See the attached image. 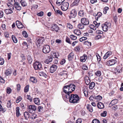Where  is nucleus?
Masks as SVG:
<instances>
[{
  "mask_svg": "<svg viewBox=\"0 0 123 123\" xmlns=\"http://www.w3.org/2000/svg\"><path fill=\"white\" fill-rule=\"evenodd\" d=\"M68 87H69L68 85L64 86L63 88V92H62V97H65L67 99L69 98L70 94L71 93L70 91L69 90Z\"/></svg>",
  "mask_w": 123,
  "mask_h": 123,
  "instance_id": "nucleus-1",
  "label": "nucleus"
},
{
  "mask_svg": "<svg viewBox=\"0 0 123 123\" xmlns=\"http://www.w3.org/2000/svg\"><path fill=\"white\" fill-rule=\"evenodd\" d=\"M69 99L70 103H75L78 102L79 99V97L77 94H71L70 95H69Z\"/></svg>",
  "mask_w": 123,
  "mask_h": 123,
  "instance_id": "nucleus-2",
  "label": "nucleus"
},
{
  "mask_svg": "<svg viewBox=\"0 0 123 123\" xmlns=\"http://www.w3.org/2000/svg\"><path fill=\"white\" fill-rule=\"evenodd\" d=\"M33 67L35 70H41L42 69V64L38 62H36L34 63Z\"/></svg>",
  "mask_w": 123,
  "mask_h": 123,
  "instance_id": "nucleus-3",
  "label": "nucleus"
},
{
  "mask_svg": "<svg viewBox=\"0 0 123 123\" xmlns=\"http://www.w3.org/2000/svg\"><path fill=\"white\" fill-rule=\"evenodd\" d=\"M36 109V107L34 105H30L27 107V111L31 113H32L33 111H35Z\"/></svg>",
  "mask_w": 123,
  "mask_h": 123,
  "instance_id": "nucleus-4",
  "label": "nucleus"
},
{
  "mask_svg": "<svg viewBox=\"0 0 123 123\" xmlns=\"http://www.w3.org/2000/svg\"><path fill=\"white\" fill-rule=\"evenodd\" d=\"M111 24L109 23H105L104 24L102 25V28L103 30L104 31H107L108 30V28L109 26H110Z\"/></svg>",
  "mask_w": 123,
  "mask_h": 123,
  "instance_id": "nucleus-5",
  "label": "nucleus"
},
{
  "mask_svg": "<svg viewBox=\"0 0 123 123\" xmlns=\"http://www.w3.org/2000/svg\"><path fill=\"white\" fill-rule=\"evenodd\" d=\"M50 51V49L49 45H46L43 46V51L45 53H48Z\"/></svg>",
  "mask_w": 123,
  "mask_h": 123,
  "instance_id": "nucleus-6",
  "label": "nucleus"
},
{
  "mask_svg": "<svg viewBox=\"0 0 123 123\" xmlns=\"http://www.w3.org/2000/svg\"><path fill=\"white\" fill-rule=\"evenodd\" d=\"M69 3L67 2H65L63 3L61 7L62 10L66 11L68 9L69 6Z\"/></svg>",
  "mask_w": 123,
  "mask_h": 123,
  "instance_id": "nucleus-7",
  "label": "nucleus"
},
{
  "mask_svg": "<svg viewBox=\"0 0 123 123\" xmlns=\"http://www.w3.org/2000/svg\"><path fill=\"white\" fill-rule=\"evenodd\" d=\"M81 23H82L84 25H87L89 24V21L87 18H83L81 19Z\"/></svg>",
  "mask_w": 123,
  "mask_h": 123,
  "instance_id": "nucleus-8",
  "label": "nucleus"
},
{
  "mask_svg": "<svg viewBox=\"0 0 123 123\" xmlns=\"http://www.w3.org/2000/svg\"><path fill=\"white\" fill-rule=\"evenodd\" d=\"M77 12L75 9H73L71 11L69 18H75L76 16Z\"/></svg>",
  "mask_w": 123,
  "mask_h": 123,
  "instance_id": "nucleus-9",
  "label": "nucleus"
},
{
  "mask_svg": "<svg viewBox=\"0 0 123 123\" xmlns=\"http://www.w3.org/2000/svg\"><path fill=\"white\" fill-rule=\"evenodd\" d=\"M36 40L37 41L36 43L37 46L38 47L40 46L43 42L44 39L43 38H37Z\"/></svg>",
  "mask_w": 123,
  "mask_h": 123,
  "instance_id": "nucleus-10",
  "label": "nucleus"
},
{
  "mask_svg": "<svg viewBox=\"0 0 123 123\" xmlns=\"http://www.w3.org/2000/svg\"><path fill=\"white\" fill-rule=\"evenodd\" d=\"M57 67L55 65H53L49 69V71L51 73L54 72L56 70Z\"/></svg>",
  "mask_w": 123,
  "mask_h": 123,
  "instance_id": "nucleus-11",
  "label": "nucleus"
},
{
  "mask_svg": "<svg viewBox=\"0 0 123 123\" xmlns=\"http://www.w3.org/2000/svg\"><path fill=\"white\" fill-rule=\"evenodd\" d=\"M117 63V61L115 60H110L107 61L106 64L108 66H112L115 64Z\"/></svg>",
  "mask_w": 123,
  "mask_h": 123,
  "instance_id": "nucleus-12",
  "label": "nucleus"
},
{
  "mask_svg": "<svg viewBox=\"0 0 123 123\" xmlns=\"http://www.w3.org/2000/svg\"><path fill=\"white\" fill-rule=\"evenodd\" d=\"M51 29L52 31H55L56 32H58L59 30L58 27L56 24L52 25L51 27Z\"/></svg>",
  "mask_w": 123,
  "mask_h": 123,
  "instance_id": "nucleus-13",
  "label": "nucleus"
},
{
  "mask_svg": "<svg viewBox=\"0 0 123 123\" xmlns=\"http://www.w3.org/2000/svg\"><path fill=\"white\" fill-rule=\"evenodd\" d=\"M8 14L12 13L13 12L12 10L14 9L13 4H11V5H8Z\"/></svg>",
  "mask_w": 123,
  "mask_h": 123,
  "instance_id": "nucleus-14",
  "label": "nucleus"
},
{
  "mask_svg": "<svg viewBox=\"0 0 123 123\" xmlns=\"http://www.w3.org/2000/svg\"><path fill=\"white\" fill-rule=\"evenodd\" d=\"M69 86V90L70 91V93L74 91L75 86L73 84H71L68 85Z\"/></svg>",
  "mask_w": 123,
  "mask_h": 123,
  "instance_id": "nucleus-15",
  "label": "nucleus"
},
{
  "mask_svg": "<svg viewBox=\"0 0 123 123\" xmlns=\"http://www.w3.org/2000/svg\"><path fill=\"white\" fill-rule=\"evenodd\" d=\"M122 67L120 66H117L115 69V71L116 72H118L119 73H121L122 72Z\"/></svg>",
  "mask_w": 123,
  "mask_h": 123,
  "instance_id": "nucleus-16",
  "label": "nucleus"
},
{
  "mask_svg": "<svg viewBox=\"0 0 123 123\" xmlns=\"http://www.w3.org/2000/svg\"><path fill=\"white\" fill-rule=\"evenodd\" d=\"M17 27L19 28H23V25L22 23L19 21L17 20L16 22Z\"/></svg>",
  "mask_w": 123,
  "mask_h": 123,
  "instance_id": "nucleus-17",
  "label": "nucleus"
},
{
  "mask_svg": "<svg viewBox=\"0 0 123 123\" xmlns=\"http://www.w3.org/2000/svg\"><path fill=\"white\" fill-rule=\"evenodd\" d=\"M14 5L16 10L19 11H20L21 10V7L19 5V4L18 3L15 2L14 4Z\"/></svg>",
  "mask_w": 123,
  "mask_h": 123,
  "instance_id": "nucleus-18",
  "label": "nucleus"
},
{
  "mask_svg": "<svg viewBox=\"0 0 123 123\" xmlns=\"http://www.w3.org/2000/svg\"><path fill=\"white\" fill-rule=\"evenodd\" d=\"M84 79L86 84L87 85H89L90 82V80L88 77L86 75L85 77H84Z\"/></svg>",
  "mask_w": 123,
  "mask_h": 123,
  "instance_id": "nucleus-19",
  "label": "nucleus"
},
{
  "mask_svg": "<svg viewBox=\"0 0 123 123\" xmlns=\"http://www.w3.org/2000/svg\"><path fill=\"white\" fill-rule=\"evenodd\" d=\"M112 54V52L111 51H108L105 54L103 57V58L104 59H107Z\"/></svg>",
  "mask_w": 123,
  "mask_h": 123,
  "instance_id": "nucleus-20",
  "label": "nucleus"
},
{
  "mask_svg": "<svg viewBox=\"0 0 123 123\" xmlns=\"http://www.w3.org/2000/svg\"><path fill=\"white\" fill-rule=\"evenodd\" d=\"M87 58V57L85 55H83V56L80 58V61L82 62H85Z\"/></svg>",
  "mask_w": 123,
  "mask_h": 123,
  "instance_id": "nucleus-21",
  "label": "nucleus"
},
{
  "mask_svg": "<svg viewBox=\"0 0 123 123\" xmlns=\"http://www.w3.org/2000/svg\"><path fill=\"white\" fill-rule=\"evenodd\" d=\"M98 108L100 109H102L104 108V105L103 103L101 102H98L97 104Z\"/></svg>",
  "mask_w": 123,
  "mask_h": 123,
  "instance_id": "nucleus-22",
  "label": "nucleus"
},
{
  "mask_svg": "<svg viewBox=\"0 0 123 123\" xmlns=\"http://www.w3.org/2000/svg\"><path fill=\"white\" fill-rule=\"evenodd\" d=\"M67 72L66 71H63L59 73V74L61 76H64L66 78L67 77Z\"/></svg>",
  "mask_w": 123,
  "mask_h": 123,
  "instance_id": "nucleus-23",
  "label": "nucleus"
},
{
  "mask_svg": "<svg viewBox=\"0 0 123 123\" xmlns=\"http://www.w3.org/2000/svg\"><path fill=\"white\" fill-rule=\"evenodd\" d=\"M19 110L20 109L19 107H16V116L17 117H18L21 115V114L20 113Z\"/></svg>",
  "mask_w": 123,
  "mask_h": 123,
  "instance_id": "nucleus-24",
  "label": "nucleus"
},
{
  "mask_svg": "<svg viewBox=\"0 0 123 123\" xmlns=\"http://www.w3.org/2000/svg\"><path fill=\"white\" fill-rule=\"evenodd\" d=\"M118 100L117 99H115L112 100L109 104V105H113L116 104L118 102Z\"/></svg>",
  "mask_w": 123,
  "mask_h": 123,
  "instance_id": "nucleus-25",
  "label": "nucleus"
},
{
  "mask_svg": "<svg viewBox=\"0 0 123 123\" xmlns=\"http://www.w3.org/2000/svg\"><path fill=\"white\" fill-rule=\"evenodd\" d=\"M30 81L33 83H36L37 82V80L36 78L34 77H30Z\"/></svg>",
  "mask_w": 123,
  "mask_h": 123,
  "instance_id": "nucleus-26",
  "label": "nucleus"
},
{
  "mask_svg": "<svg viewBox=\"0 0 123 123\" xmlns=\"http://www.w3.org/2000/svg\"><path fill=\"white\" fill-rule=\"evenodd\" d=\"M25 117L26 119L27 120L30 117V114L27 112H25L24 113Z\"/></svg>",
  "mask_w": 123,
  "mask_h": 123,
  "instance_id": "nucleus-27",
  "label": "nucleus"
},
{
  "mask_svg": "<svg viewBox=\"0 0 123 123\" xmlns=\"http://www.w3.org/2000/svg\"><path fill=\"white\" fill-rule=\"evenodd\" d=\"M80 1V0H75L71 4V6H77L79 3Z\"/></svg>",
  "mask_w": 123,
  "mask_h": 123,
  "instance_id": "nucleus-28",
  "label": "nucleus"
},
{
  "mask_svg": "<svg viewBox=\"0 0 123 123\" xmlns=\"http://www.w3.org/2000/svg\"><path fill=\"white\" fill-rule=\"evenodd\" d=\"M95 86V83L93 82H91L89 85V88L90 89H92Z\"/></svg>",
  "mask_w": 123,
  "mask_h": 123,
  "instance_id": "nucleus-29",
  "label": "nucleus"
},
{
  "mask_svg": "<svg viewBox=\"0 0 123 123\" xmlns=\"http://www.w3.org/2000/svg\"><path fill=\"white\" fill-rule=\"evenodd\" d=\"M87 109L91 112H92L93 111V108L92 106L89 104L87 105Z\"/></svg>",
  "mask_w": 123,
  "mask_h": 123,
  "instance_id": "nucleus-30",
  "label": "nucleus"
},
{
  "mask_svg": "<svg viewBox=\"0 0 123 123\" xmlns=\"http://www.w3.org/2000/svg\"><path fill=\"white\" fill-rule=\"evenodd\" d=\"M74 31L75 34L78 35H80L81 33V32L80 30L78 29L74 30Z\"/></svg>",
  "mask_w": 123,
  "mask_h": 123,
  "instance_id": "nucleus-31",
  "label": "nucleus"
},
{
  "mask_svg": "<svg viewBox=\"0 0 123 123\" xmlns=\"http://www.w3.org/2000/svg\"><path fill=\"white\" fill-rule=\"evenodd\" d=\"M84 25L82 23H79L77 25L78 28L80 29H82L84 28Z\"/></svg>",
  "mask_w": 123,
  "mask_h": 123,
  "instance_id": "nucleus-32",
  "label": "nucleus"
},
{
  "mask_svg": "<svg viewBox=\"0 0 123 123\" xmlns=\"http://www.w3.org/2000/svg\"><path fill=\"white\" fill-rule=\"evenodd\" d=\"M39 99L38 98H35L34 99V101L35 103L37 105H39Z\"/></svg>",
  "mask_w": 123,
  "mask_h": 123,
  "instance_id": "nucleus-33",
  "label": "nucleus"
},
{
  "mask_svg": "<svg viewBox=\"0 0 123 123\" xmlns=\"http://www.w3.org/2000/svg\"><path fill=\"white\" fill-rule=\"evenodd\" d=\"M20 2L22 6L25 7L27 6V3L25 0H21Z\"/></svg>",
  "mask_w": 123,
  "mask_h": 123,
  "instance_id": "nucleus-34",
  "label": "nucleus"
},
{
  "mask_svg": "<svg viewBox=\"0 0 123 123\" xmlns=\"http://www.w3.org/2000/svg\"><path fill=\"white\" fill-rule=\"evenodd\" d=\"M65 0H57L56 3L58 6L60 5Z\"/></svg>",
  "mask_w": 123,
  "mask_h": 123,
  "instance_id": "nucleus-35",
  "label": "nucleus"
},
{
  "mask_svg": "<svg viewBox=\"0 0 123 123\" xmlns=\"http://www.w3.org/2000/svg\"><path fill=\"white\" fill-rule=\"evenodd\" d=\"M27 59L29 64H31L32 62V59L30 55H28L27 56Z\"/></svg>",
  "mask_w": 123,
  "mask_h": 123,
  "instance_id": "nucleus-36",
  "label": "nucleus"
},
{
  "mask_svg": "<svg viewBox=\"0 0 123 123\" xmlns=\"http://www.w3.org/2000/svg\"><path fill=\"white\" fill-rule=\"evenodd\" d=\"M39 74L40 76L44 77L45 78H46L47 76L46 74L43 72H39Z\"/></svg>",
  "mask_w": 123,
  "mask_h": 123,
  "instance_id": "nucleus-37",
  "label": "nucleus"
},
{
  "mask_svg": "<svg viewBox=\"0 0 123 123\" xmlns=\"http://www.w3.org/2000/svg\"><path fill=\"white\" fill-rule=\"evenodd\" d=\"M74 54L73 53L71 52L68 55V58L69 60H71L73 58Z\"/></svg>",
  "mask_w": 123,
  "mask_h": 123,
  "instance_id": "nucleus-38",
  "label": "nucleus"
},
{
  "mask_svg": "<svg viewBox=\"0 0 123 123\" xmlns=\"http://www.w3.org/2000/svg\"><path fill=\"white\" fill-rule=\"evenodd\" d=\"M12 38L13 42L14 43H16L18 41L17 39L14 35H12Z\"/></svg>",
  "mask_w": 123,
  "mask_h": 123,
  "instance_id": "nucleus-39",
  "label": "nucleus"
},
{
  "mask_svg": "<svg viewBox=\"0 0 123 123\" xmlns=\"http://www.w3.org/2000/svg\"><path fill=\"white\" fill-rule=\"evenodd\" d=\"M78 14L81 17H83L84 15V13L83 10L80 11H79Z\"/></svg>",
  "mask_w": 123,
  "mask_h": 123,
  "instance_id": "nucleus-40",
  "label": "nucleus"
},
{
  "mask_svg": "<svg viewBox=\"0 0 123 123\" xmlns=\"http://www.w3.org/2000/svg\"><path fill=\"white\" fill-rule=\"evenodd\" d=\"M51 55L54 58H57L59 55L58 54L56 53H53V54H51Z\"/></svg>",
  "mask_w": 123,
  "mask_h": 123,
  "instance_id": "nucleus-41",
  "label": "nucleus"
},
{
  "mask_svg": "<svg viewBox=\"0 0 123 123\" xmlns=\"http://www.w3.org/2000/svg\"><path fill=\"white\" fill-rule=\"evenodd\" d=\"M22 100V98L21 97L19 96L17 98L16 100V102L17 103H18L20 102Z\"/></svg>",
  "mask_w": 123,
  "mask_h": 123,
  "instance_id": "nucleus-42",
  "label": "nucleus"
},
{
  "mask_svg": "<svg viewBox=\"0 0 123 123\" xmlns=\"http://www.w3.org/2000/svg\"><path fill=\"white\" fill-rule=\"evenodd\" d=\"M95 99L97 100L98 101L101 100L102 98V97L99 95L95 96Z\"/></svg>",
  "mask_w": 123,
  "mask_h": 123,
  "instance_id": "nucleus-43",
  "label": "nucleus"
},
{
  "mask_svg": "<svg viewBox=\"0 0 123 123\" xmlns=\"http://www.w3.org/2000/svg\"><path fill=\"white\" fill-rule=\"evenodd\" d=\"M95 74L97 76L99 77L101 75V72L99 71H98L95 72Z\"/></svg>",
  "mask_w": 123,
  "mask_h": 123,
  "instance_id": "nucleus-44",
  "label": "nucleus"
},
{
  "mask_svg": "<svg viewBox=\"0 0 123 123\" xmlns=\"http://www.w3.org/2000/svg\"><path fill=\"white\" fill-rule=\"evenodd\" d=\"M70 38L74 40H75L77 38V37L73 35H70Z\"/></svg>",
  "mask_w": 123,
  "mask_h": 123,
  "instance_id": "nucleus-45",
  "label": "nucleus"
},
{
  "mask_svg": "<svg viewBox=\"0 0 123 123\" xmlns=\"http://www.w3.org/2000/svg\"><path fill=\"white\" fill-rule=\"evenodd\" d=\"M22 34L23 36L25 37H27L28 36L27 33L25 31H23Z\"/></svg>",
  "mask_w": 123,
  "mask_h": 123,
  "instance_id": "nucleus-46",
  "label": "nucleus"
},
{
  "mask_svg": "<svg viewBox=\"0 0 123 123\" xmlns=\"http://www.w3.org/2000/svg\"><path fill=\"white\" fill-rule=\"evenodd\" d=\"M109 9V8L108 7H105L103 9L104 13L106 14L107 13V11Z\"/></svg>",
  "mask_w": 123,
  "mask_h": 123,
  "instance_id": "nucleus-47",
  "label": "nucleus"
},
{
  "mask_svg": "<svg viewBox=\"0 0 123 123\" xmlns=\"http://www.w3.org/2000/svg\"><path fill=\"white\" fill-rule=\"evenodd\" d=\"M65 41L67 43H68L70 44H71V42L70 41L69 38H68V37H66Z\"/></svg>",
  "mask_w": 123,
  "mask_h": 123,
  "instance_id": "nucleus-48",
  "label": "nucleus"
},
{
  "mask_svg": "<svg viewBox=\"0 0 123 123\" xmlns=\"http://www.w3.org/2000/svg\"><path fill=\"white\" fill-rule=\"evenodd\" d=\"M93 23L95 25V26L97 28L98 27L100 24V23H98L96 21H94L93 22Z\"/></svg>",
  "mask_w": 123,
  "mask_h": 123,
  "instance_id": "nucleus-49",
  "label": "nucleus"
},
{
  "mask_svg": "<svg viewBox=\"0 0 123 123\" xmlns=\"http://www.w3.org/2000/svg\"><path fill=\"white\" fill-rule=\"evenodd\" d=\"M107 113L106 111H104L103 113H101V115L102 117H105L106 116Z\"/></svg>",
  "mask_w": 123,
  "mask_h": 123,
  "instance_id": "nucleus-50",
  "label": "nucleus"
},
{
  "mask_svg": "<svg viewBox=\"0 0 123 123\" xmlns=\"http://www.w3.org/2000/svg\"><path fill=\"white\" fill-rule=\"evenodd\" d=\"M29 86L27 85L25 87L24 89V91L25 92H27L29 91Z\"/></svg>",
  "mask_w": 123,
  "mask_h": 123,
  "instance_id": "nucleus-51",
  "label": "nucleus"
},
{
  "mask_svg": "<svg viewBox=\"0 0 123 123\" xmlns=\"http://www.w3.org/2000/svg\"><path fill=\"white\" fill-rule=\"evenodd\" d=\"M92 123H100V122L97 119H94L92 120Z\"/></svg>",
  "mask_w": 123,
  "mask_h": 123,
  "instance_id": "nucleus-52",
  "label": "nucleus"
},
{
  "mask_svg": "<svg viewBox=\"0 0 123 123\" xmlns=\"http://www.w3.org/2000/svg\"><path fill=\"white\" fill-rule=\"evenodd\" d=\"M43 109V107L42 106H38L37 108V110L38 111L41 112Z\"/></svg>",
  "mask_w": 123,
  "mask_h": 123,
  "instance_id": "nucleus-53",
  "label": "nucleus"
},
{
  "mask_svg": "<svg viewBox=\"0 0 123 123\" xmlns=\"http://www.w3.org/2000/svg\"><path fill=\"white\" fill-rule=\"evenodd\" d=\"M87 38L86 37H82L80 38V42H82L83 41L86 40Z\"/></svg>",
  "mask_w": 123,
  "mask_h": 123,
  "instance_id": "nucleus-54",
  "label": "nucleus"
},
{
  "mask_svg": "<svg viewBox=\"0 0 123 123\" xmlns=\"http://www.w3.org/2000/svg\"><path fill=\"white\" fill-rule=\"evenodd\" d=\"M4 60L2 58L0 57V65H3L4 64Z\"/></svg>",
  "mask_w": 123,
  "mask_h": 123,
  "instance_id": "nucleus-55",
  "label": "nucleus"
},
{
  "mask_svg": "<svg viewBox=\"0 0 123 123\" xmlns=\"http://www.w3.org/2000/svg\"><path fill=\"white\" fill-rule=\"evenodd\" d=\"M102 13L101 12H99L97 13L96 16L97 17V18H98L102 16Z\"/></svg>",
  "mask_w": 123,
  "mask_h": 123,
  "instance_id": "nucleus-56",
  "label": "nucleus"
},
{
  "mask_svg": "<svg viewBox=\"0 0 123 123\" xmlns=\"http://www.w3.org/2000/svg\"><path fill=\"white\" fill-rule=\"evenodd\" d=\"M75 50L76 51H78L80 50V47L79 46H77L74 48Z\"/></svg>",
  "mask_w": 123,
  "mask_h": 123,
  "instance_id": "nucleus-57",
  "label": "nucleus"
},
{
  "mask_svg": "<svg viewBox=\"0 0 123 123\" xmlns=\"http://www.w3.org/2000/svg\"><path fill=\"white\" fill-rule=\"evenodd\" d=\"M85 44L87 45L88 46L90 45L91 46V42H89L87 41L85 42Z\"/></svg>",
  "mask_w": 123,
  "mask_h": 123,
  "instance_id": "nucleus-58",
  "label": "nucleus"
},
{
  "mask_svg": "<svg viewBox=\"0 0 123 123\" xmlns=\"http://www.w3.org/2000/svg\"><path fill=\"white\" fill-rule=\"evenodd\" d=\"M43 12L41 11L37 14V15L41 17L43 15Z\"/></svg>",
  "mask_w": 123,
  "mask_h": 123,
  "instance_id": "nucleus-59",
  "label": "nucleus"
},
{
  "mask_svg": "<svg viewBox=\"0 0 123 123\" xmlns=\"http://www.w3.org/2000/svg\"><path fill=\"white\" fill-rule=\"evenodd\" d=\"M27 99L30 100V101L31 102L32 100V98L31 97L30 95H27Z\"/></svg>",
  "mask_w": 123,
  "mask_h": 123,
  "instance_id": "nucleus-60",
  "label": "nucleus"
},
{
  "mask_svg": "<svg viewBox=\"0 0 123 123\" xmlns=\"http://www.w3.org/2000/svg\"><path fill=\"white\" fill-rule=\"evenodd\" d=\"M37 117V115L34 114L30 118L32 119H35Z\"/></svg>",
  "mask_w": 123,
  "mask_h": 123,
  "instance_id": "nucleus-61",
  "label": "nucleus"
},
{
  "mask_svg": "<svg viewBox=\"0 0 123 123\" xmlns=\"http://www.w3.org/2000/svg\"><path fill=\"white\" fill-rule=\"evenodd\" d=\"M67 27L70 29H71L73 28L72 25L70 24H68Z\"/></svg>",
  "mask_w": 123,
  "mask_h": 123,
  "instance_id": "nucleus-62",
  "label": "nucleus"
},
{
  "mask_svg": "<svg viewBox=\"0 0 123 123\" xmlns=\"http://www.w3.org/2000/svg\"><path fill=\"white\" fill-rule=\"evenodd\" d=\"M66 62V61L65 59H63L61 61L60 63L61 65H63Z\"/></svg>",
  "mask_w": 123,
  "mask_h": 123,
  "instance_id": "nucleus-63",
  "label": "nucleus"
},
{
  "mask_svg": "<svg viewBox=\"0 0 123 123\" xmlns=\"http://www.w3.org/2000/svg\"><path fill=\"white\" fill-rule=\"evenodd\" d=\"M82 120L80 118L78 119L76 121V123H82Z\"/></svg>",
  "mask_w": 123,
  "mask_h": 123,
  "instance_id": "nucleus-64",
  "label": "nucleus"
}]
</instances>
